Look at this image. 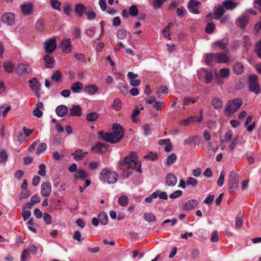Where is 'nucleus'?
Instances as JSON below:
<instances>
[{"label":"nucleus","mask_w":261,"mask_h":261,"mask_svg":"<svg viewBox=\"0 0 261 261\" xmlns=\"http://www.w3.org/2000/svg\"><path fill=\"white\" fill-rule=\"evenodd\" d=\"M20 8L22 14L27 16L31 14L33 11V5L31 3L22 4L20 6Z\"/></svg>","instance_id":"nucleus-21"},{"label":"nucleus","mask_w":261,"mask_h":261,"mask_svg":"<svg viewBox=\"0 0 261 261\" xmlns=\"http://www.w3.org/2000/svg\"><path fill=\"white\" fill-rule=\"evenodd\" d=\"M144 219L148 222H153L155 219V215L151 213H146L143 216Z\"/></svg>","instance_id":"nucleus-38"},{"label":"nucleus","mask_w":261,"mask_h":261,"mask_svg":"<svg viewBox=\"0 0 261 261\" xmlns=\"http://www.w3.org/2000/svg\"><path fill=\"white\" fill-rule=\"evenodd\" d=\"M249 16L247 15H242L238 19V25L242 29H244L248 22Z\"/></svg>","instance_id":"nucleus-20"},{"label":"nucleus","mask_w":261,"mask_h":261,"mask_svg":"<svg viewBox=\"0 0 261 261\" xmlns=\"http://www.w3.org/2000/svg\"><path fill=\"white\" fill-rule=\"evenodd\" d=\"M158 154L155 152H150L148 154L144 156L145 159H149L151 161H155L158 159Z\"/></svg>","instance_id":"nucleus-61"},{"label":"nucleus","mask_w":261,"mask_h":261,"mask_svg":"<svg viewBox=\"0 0 261 261\" xmlns=\"http://www.w3.org/2000/svg\"><path fill=\"white\" fill-rule=\"evenodd\" d=\"M2 21L9 25H13L15 23V16L12 13L5 12L2 16Z\"/></svg>","instance_id":"nucleus-9"},{"label":"nucleus","mask_w":261,"mask_h":261,"mask_svg":"<svg viewBox=\"0 0 261 261\" xmlns=\"http://www.w3.org/2000/svg\"><path fill=\"white\" fill-rule=\"evenodd\" d=\"M4 68L5 71L9 73H11L14 68V65L12 62H9L4 64Z\"/></svg>","instance_id":"nucleus-53"},{"label":"nucleus","mask_w":261,"mask_h":261,"mask_svg":"<svg viewBox=\"0 0 261 261\" xmlns=\"http://www.w3.org/2000/svg\"><path fill=\"white\" fill-rule=\"evenodd\" d=\"M118 178V174L116 172H112L106 169H102L100 173V179L103 181H107L109 184L116 182Z\"/></svg>","instance_id":"nucleus-4"},{"label":"nucleus","mask_w":261,"mask_h":261,"mask_svg":"<svg viewBox=\"0 0 261 261\" xmlns=\"http://www.w3.org/2000/svg\"><path fill=\"white\" fill-rule=\"evenodd\" d=\"M30 68L29 66L24 64H19L17 66L16 72L18 76H23L29 72Z\"/></svg>","instance_id":"nucleus-16"},{"label":"nucleus","mask_w":261,"mask_h":261,"mask_svg":"<svg viewBox=\"0 0 261 261\" xmlns=\"http://www.w3.org/2000/svg\"><path fill=\"white\" fill-rule=\"evenodd\" d=\"M198 100V98L197 97L195 98H191V97H186L184 99L183 105L185 106H188L190 103H194L196 102Z\"/></svg>","instance_id":"nucleus-49"},{"label":"nucleus","mask_w":261,"mask_h":261,"mask_svg":"<svg viewBox=\"0 0 261 261\" xmlns=\"http://www.w3.org/2000/svg\"><path fill=\"white\" fill-rule=\"evenodd\" d=\"M82 115V109L79 105H73L69 110V116L80 117Z\"/></svg>","instance_id":"nucleus-18"},{"label":"nucleus","mask_w":261,"mask_h":261,"mask_svg":"<svg viewBox=\"0 0 261 261\" xmlns=\"http://www.w3.org/2000/svg\"><path fill=\"white\" fill-rule=\"evenodd\" d=\"M46 147H47V145L45 143H40L37 147V149L36 150V154H40V153H42L46 150Z\"/></svg>","instance_id":"nucleus-54"},{"label":"nucleus","mask_w":261,"mask_h":261,"mask_svg":"<svg viewBox=\"0 0 261 261\" xmlns=\"http://www.w3.org/2000/svg\"><path fill=\"white\" fill-rule=\"evenodd\" d=\"M39 171L38 174L41 176H45L46 174V166L43 164H40L39 166Z\"/></svg>","instance_id":"nucleus-63"},{"label":"nucleus","mask_w":261,"mask_h":261,"mask_svg":"<svg viewBox=\"0 0 261 261\" xmlns=\"http://www.w3.org/2000/svg\"><path fill=\"white\" fill-rule=\"evenodd\" d=\"M204 61L205 63L208 65H211L212 63L215 62V57L214 53H208L205 55Z\"/></svg>","instance_id":"nucleus-35"},{"label":"nucleus","mask_w":261,"mask_h":261,"mask_svg":"<svg viewBox=\"0 0 261 261\" xmlns=\"http://www.w3.org/2000/svg\"><path fill=\"white\" fill-rule=\"evenodd\" d=\"M51 192V184L46 181L42 184L41 186V194L43 197H48Z\"/></svg>","instance_id":"nucleus-11"},{"label":"nucleus","mask_w":261,"mask_h":261,"mask_svg":"<svg viewBox=\"0 0 261 261\" xmlns=\"http://www.w3.org/2000/svg\"><path fill=\"white\" fill-rule=\"evenodd\" d=\"M31 258V255L28 250L24 249L21 255L20 261H28Z\"/></svg>","instance_id":"nucleus-45"},{"label":"nucleus","mask_w":261,"mask_h":261,"mask_svg":"<svg viewBox=\"0 0 261 261\" xmlns=\"http://www.w3.org/2000/svg\"><path fill=\"white\" fill-rule=\"evenodd\" d=\"M98 90V87L95 84L86 85L84 87V91L91 95L95 94L97 92Z\"/></svg>","instance_id":"nucleus-27"},{"label":"nucleus","mask_w":261,"mask_h":261,"mask_svg":"<svg viewBox=\"0 0 261 261\" xmlns=\"http://www.w3.org/2000/svg\"><path fill=\"white\" fill-rule=\"evenodd\" d=\"M158 197V192H154L145 199V202L146 203H151L153 199L156 198Z\"/></svg>","instance_id":"nucleus-58"},{"label":"nucleus","mask_w":261,"mask_h":261,"mask_svg":"<svg viewBox=\"0 0 261 261\" xmlns=\"http://www.w3.org/2000/svg\"><path fill=\"white\" fill-rule=\"evenodd\" d=\"M91 149L96 153H104L108 150V145L101 142H98Z\"/></svg>","instance_id":"nucleus-15"},{"label":"nucleus","mask_w":261,"mask_h":261,"mask_svg":"<svg viewBox=\"0 0 261 261\" xmlns=\"http://www.w3.org/2000/svg\"><path fill=\"white\" fill-rule=\"evenodd\" d=\"M211 103L213 108L218 110L222 109L223 106L222 100L218 97L213 98Z\"/></svg>","instance_id":"nucleus-26"},{"label":"nucleus","mask_w":261,"mask_h":261,"mask_svg":"<svg viewBox=\"0 0 261 261\" xmlns=\"http://www.w3.org/2000/svg\"><path fill=\"white\" fill-rule=\"evenodd\" d=\"M88 177V173L83 169H79L74 175L75 179H85Z\"/></svg>","instance_id":"nucleus-34"},{"label":"nucleus","mask_w":261,"mask_h":261,"mask_svg":"<svg viewBox=\"0 0 261 261\" xmlns=\"http://www.w3.org/2000/svg\"><path fill=\"white\" fill-rule=\"evenodd\" d=\"M214 24L212 22H208L206 25L205 31L206 33L210 34L214 32Z\"/></svg>","instance_id":"nucleus-52"},{"label":"nucleus","mask_w":261,"mask_h":261,"mask_svg":"<svg viewBox=\"0 0 261 261\" xmlns=\"http://www.w3.org/2000/svg\"><path fill=\"white\" fill-rule=\"evenodd\" d=\"M225 176V172L223 170L221 172L220 176L217 180V184L219 186L221 187L223 185Z\"/></svg>","instance_id":"nucleus-59"},{"label":"nucleus","mask_w":261,"mask_h":261,"mask_svg":"<svg viewBox=\"0 0 261 261\" xmlns=\"http://www.w3.org/2000/svg\"><path fill=\"white\" fill-rule=\"evenodd\" d=\"M8 154L6 150L3 149L0 151V164L5 165L8 160Z\"/></svg>","instance_id":"nucleus-37"},{"label":"nucleus","mask_w":261,"mask_h":261,"mask_svg":"<svg viewBox=\"0 0 261 261\" xmlns=\"http://www.w3.org/2000/svg\"><path fill=\"white\" fill-rule=\"evenodd\" d=\"M248 88L250 92L258 95L261 93V87L258 81V76L250 74L248 77Z\"/></svg>","instance_id":"nucleus-5"},{"label":"nucleus","mask_w":261,"mask_h":261,"mask_svg":"<svg viewBox=\"0 0 261 261\" xmlns=\"http://www.w3.org/2000/svg\"><path fill=\"white\" fill-rule=\"evenodd\" d=\"M119 167L124 178H127L132 175L129 169L136 170V171L142 173L141 163L138 160L137 152L134 151L130 152L120 161Z\"/></svg>","instance_id":"nucleus-1"},{"label":"nucleus","mask_w":261,"mask_h":261,"mask_svg":"<svg viewBox=\"0 0 261 261\" xmlns=\"http://www.w3.org/2000/svg\"><path fill=\"white\" fill-rule=\"evenodd\" d=\"M98 117V114L96 112L89 113L86 116V119L89 122H93L96 120Z\"/></svg>","instance_id":"nucleus-40"},{"label":"nucleus","mask_w":261,"mask_h":261,"mask_svg":"<svg viewBox=\"0 0 261 261\" xmlns=\"http://www.w3.org/2000/svg\"><path fill=\"white\" fill-rule=\"evenodd\" d=\"M229 43L227 38H224L220 40L217 41L213 43V45L218 46L220 50H224L226 49Z\"/></svg>","instance_id":"nucleus-17"},{"label":"nucleus","mask_w":261,"mask_h":261,"mask_svg":"<svg viewBox=\"0 0 261 261\" xmlns=\"http://www.w3.org/2000/svg\"><path fill=\"white\" fill-rule=\"evenodd\" d=\"M87 153L88 152L87 151H83L81 149H77L71 153V155L75 161H80L83 160Z\"/></svg>","instance_id":"nucleus-25"},{"label":"nucleus","mask_w":261,"mask_h":261,"mask_svg":"<svg viewBox=\"0 0 261 261\" xmlns=\"http://www.w3.org/2000/svg\"><path fill=\"white\" fill-rule=\"evenodd\" d=\"M73 238L74 240H76L79 243H82L84 238L82 237V235L81 232L79 230H76L73 236Z\"/></svg>","instance_id":"nucleus-57"},{"label":"nucleus","mask_w":261,"mask_h":261,"mask_svg":"<svg viewBox=\"0 0 261 261\" xmlns=\"http://www.w3.org/2000/svg\"><path fill=\"white\" fill-rule=\"evenodd\" d=\"M112 133H105L102 130L98 132L100 139L111 143H116L119 142L123 136V129L119 124H114L113 126Z\"/></svg>","instance_id":"nucleus-2"},{"label":"nucleus","mask_w":261,"mask_h":261,"mask_svg":"<svg viewBox=\"0 0 261 261\" xmlns=\"http://www.w3.org/2000/svg\"><path fill=\"white\" fill-rule=\"evenodd\" d=\"M60 46L63 53L65 54L70 53L72 50V45L70 39L62 40Z\"/></svg>","instance_id":"nucleus-14"},{"label":"nucleus","mask_w":261,"mask_h":261,"mask_svg":"<svg viewBox=\"0 0 261 261\" xmlns=\"http://www.w3.org/2000/svg\"><path fill=\"white\" fill-rule=\"evenodd\" d=\"M225 11L222 5H220L216 7L214 10L215 18L216 20L219 19L223 16Z\"/></svg>","instance_id":"nucleus-28"},{"label":"nucleus","mask_w":261,"mask_h":261,"mask_svg":"<svg viewBox=\"0 0 261 261\" xmlns=\"http://www.w3.org/2000/svg\"><path fill=\"white\" fill-rule=\"evenodd\" d=\"M25 249L28 250L29 252L35 253L38 249V247L35 244H30L28 246V248Z\"/></svg>","instance_id":"nucleus-62"},{"label":"nucleus","mask_w":261,"mask_h":261,"mask_svg":"<svg viewBox=\"0 0 261 261\" xmlns=\"http://www.w3.org/2000/svg\"><path fill=\"white\" fill-rule=\"evenodd\" d=\"M198 202L196 199H191L186 202L183 206L185 211H190L195 208L198 205Z\"/></svg>","instance_id":"nucleus-24"},{"label":"nucleus","mask_w":261,"mask_h":261,"mask_svg":"<svg viewBox=\"0 0 261 261\" xmlns=\"http://www.w3.org/2000/svg\"><path fill=\"white\" fill-rule=\"evenodd\" d=\"M166 0H154V2H153V6L155 9H159L160 8L162 5H163L164 3Z\"/></svg>","instance_id":"nucleus-64"},{"label":"nucleus","mask_w":261,"mask_h":261,"mask_svg":"<svg viewBox=\"0 0 261 261\" xmlns=\"http://www.w3.org/2000/svg\"><path fill=\"white\" fill-rule=\"evenodd\" d=\"M239 188V178L234 170H232L228 177V191L232 194Z\"/></svg>","instance_id":"nucleus-6"},{"label":"nucleus","mask_w":261,"mask_h":261,"mask_svg":"<svg viewBox=\"0 0 261 261\" xmlns=\"http://www.w3.org/2000/svg\"><path fill=\"white\" fill-rule=\"evenodd\" d=\"M201 3L196 0H190L188 7L190 12L193 14H198L200 13L199 11V5Z\"/></svg>","instance_id":"nucleus-12"},{"label":"nucleus","mask_w":261,"mask_h":261,"mask_svg":"<svg viewBox=\"0 0 261 261\" xmlns=\"http://www.w3.org/2000/svg\"><path fill=\"white\" fill-rule=\"evenodd\" d=\"M230 74L228 68H222L220 70V75L222 77H228Z\"/></svg>","instance_id":"nucleus-60"},{"label":"nucleus","mask_w":261,"mask_h":261,"mask_svg":"<svg viewBox=\"0 0 261 261\" xmlns=\"http://www.w3.org/2000/svg\"><path fill=\"white\" fill-rule=\"evenodd\" d=\"M242 100L241 98H236L228 101L225 108V114L227 116H230L234 114L242 106Z\"/></svg>","instance_id":"nucleus-3"},{"label":"nucleus","mask_w":261,"mask_h":261,"mask_svg":"<svg viewBox=\"0 0 261 261\" xmlns=\"http://www.w3.org/2000/svg\"><path fill=\"white\" fill-rule=\"evenodd\" d=\"M239 137L238 136H236L231 141L229 146V151L231 152L237 145V141L239 139Z\"/></svg>","instance_id":"nucleus-55"},{"label":"nucleus","mask_w":261,"mask_h":261,"mask_svg":"<svg viewBox=\"0 0 261 261\" xmlns=\"http://www.w3.org/2000/svg\"><path fill=\"white\" fill-rule=\"evenodd\" d=\"M198 184V181L195 178L189 177L187 178L186 180V185L187 186H192L193 187H196Z\"/></svg>","instance_id":"nucleus-42"},{"label":"nucleus","mask_w":261,"mask_h":261,"mask_svg":"<svg viewBox=\"0 0 261 261\" xmlns=\"http://www.w3.org/2000/svg\"><path fill=\"white\" fill-rule=\"evenodd\" d=\"M30 87L31 89L34 92L36 96L38 97L40 96V85L36 78H33L29 80Z\"/></svg>","instance_id":"nucleus-10"},{"label":"nucleus","mask_w":261,"mask_h":261,"mask_svg":"<svg viewBox=\"0 0 261 261\" xmlns=\"http://www.w3.org/2000/svg\"><path fill=\"white\" fill-rule=\"evenodd\" d=\"M118 203L122 206H126L128 203V198L125 195H121L118 198Z\"/></svg>","instance_id":"nucleus-41"},{"label":"nucleus","mask_w":261,"mask_h":261,"mask_svg":"<svg viewBox=\"0 0 261 261\" xmlns=\"http://www.w3.org/2000/svg\"><path fill=\"white\" fill-rule=\"evenodd\" d=\"M62 77V74L59 70H56L51 75V79L53 81L56 82H59L61 81Z\"/></svg>","instance_id":"nucleus-36"},{"label":"nucleus","mask_w":261,"mask_h":261,"mask_svg":"<svg viewBox=\"0 0 261 261\" xmlns=\"http://www.w3.org/2000/svg\"><path fill=\"white\" fill-rule=\"evenodd\" d=\"M68 112L67 107L65 105H60L56 108V112L59 117H64Z\"/></svg>","instance_id":"nucleus-29"},{"label":"nucleus","mask_w":261,"mask_h":261,"mask_svg":"<svg viewBox=\"0 0 261 261\" xmlns=\"http://www.w3.org/2000/svg\"><path fill=\"white\" fill-rule=\"evenodd\" d=\"M45 61V66L46 68H53L55 66V61L54 58L48 55H46L43 57Z\"/></svg>","instance_id":"nucleus-22"},{"label":"nucleus","mask_w":261,"mask_h":261,"mask_svg":"<svg viewBox=\"0 0 261 261\" xmlns=\"http://www.w3.org/2000/svg\"><path fill=\"white\" fill-rule=\"evenodd\" d=\"M176 159L177 156L176 154L174 153H171L167 159V164L168 165H171L176 161Z\"/></svg>","instance_id":"nucleus-48"},{"label":"nucleus","mask_w":261,"mask_h":261,"mask_svg":"<svg viewBox=\"0 0 261 261\" xmlns=\"http://www.w3.org/2000/svg\"><path fill=\"white\" fill-rule=\"evenodd\" d=\"M222 5L225 10H232L236 8L239 3L234 2L233 0H224L222 2Z\"/></svg>","instance_id":"nucleus-19"},{"label":"nucleus","mask_w":261,"mask_h":261,"mask_svg":"<svg viewBox=\"0 0 261 261\" xmlns=\"http://www.w3.org/2000/svg\"><path fill=\"white\" fill-rule=\"evenodd\" d=\"M215 62L218 63H227L229 61V57L227 54L224 52L214 53Z\"/></svg>","instance_id":"nucleus-13"},{"label":"nucleus","mask_w":261,"mask_h":261,"mask_svg":"<svg viewBox=\"0 0 261 261\" xmlns=\"http://www.w3.org/2000/svg\"><path fill=\"white\" fill-rule=\"evenodd\" d=\"M203 75L206 84H208L212 82L213 79V74L211 70L201 68L198 70L197 76L199 79H201Z\"/></svg>","instance_id":"nucleus-7"},{"label":"nucleus","mask_w":261,"mask_h":261,"mask_svg":"<svg viewBox=\"0 0 261 261\" xmlns=\"http://www.w3.org/2000/svg\"><path fill=\"white\" fill-rule=\"evenodd\" d=\"M97 218L101 224L106 225L108 224V217L106 212L103 211L100 212L97 216Z\"/></svg>","instance_id":"nucleus-31"},{"label":"nucleus","mask_w":261,"mask_h":261,"mask_svg":"<svg viewBox=\"0 0 261 261\" xmlns=\"http://www.w3.org/2000/svg\"><path fill=\"white\" fill-rule=\"evenodd\" d=\"M129 15L132 16H136L138 13V10L136 5H132L128 10Z\"/></svg>","instance_id":"nucleus-51"},{"label":"nucleus","mask_w":261,"mask_h":261,"mask_svg":"<svg viewBox=\"0 0 261 261\" xmlns=\"http://www.w3.org/2000/svg\"><path fill=\"white\" fill-rule=\"evenodd\" d=\"M83 85L80 82H76L73 83L71 87V90L74 93H79L81 92V90L83 89Z\"/></svg>","instance_id":"nucleus-33"},{"label":"nucleus","mask_w":261,"mask_h":261,"mask_svg":"<svg viewBox=\"0 0 261 261\" xmlns=\"http://www.w3.org/2000/svg\"><path fill=\"white\" fill-rule=\"evenodd\" d=\"M243 215L241 213L237 216L235 222V226L237 228H239L242 227L243 223Z\"/></svg>","instance_id":"nucleus-39"},{"label":"nucleus","mask_w":261,"mask_h":261,"mask_svg":"<svg viewBox=\"0 0 261 261\" xmlns=\"http://www.w3.org/2000/svg\"><path fill=\"white\" fill-rule=\"evenodd\" d=\"M117 36L120 39H124L127 35L126 30L124 29H119L117 32Z\"/></svg>","instance_id":"nucleus-50"},{"label":"nucleus","mask_w":261,"mask_h":261,"mask_svg":"<svg viewBox=\"0 0 261 261\" xmlns=\"http://www.w3.org/2000/svg\"><path fill=\"white\" fill-rule=\"evenodd\" d=\"M117 87L118 89L120 90V92H121L123 94H125L127 93V86L123 83H119L118 84Z\"/></svg>","instance_id":"nucleus-56"},{"label":"nucleus","mask_w":261,"mask_h":261,"mask_svg":"<svg viewBox=\"0 0 261 261\" xmlns=\"http://www.w3.org/2000/svg\"><path fill=\"white\" fill-rule=\"evenodd\" d=\"M51 6L55 10L61 11L60 6L61 3L58 0H50Z\"/></svg>","instance_id":"nucleus-46"},{"label":"nucleus","mask_w":261,"mask_h":261,"mask_svg":"<svg viewBox=\"0 0 261 261\" xmlns=\"http://www.w3.org/2000/svg\"><path fill=\"white\" fill-rule=\"evenodd\" d=\"M244 45L247 51L251 48L252 44L248 36H245L244 37Z\"/></svg>","instance_id":"nucleus-43"},{"label":"nucleus","mask_w":261,"mask_h":261,"mask_svg":"<svg viewBox=\"0 0 261 261\" xmlns=\"http://www.w3.org/2000/svg\"><path fill=\"white\" fill-rule=\"evenodd\" d=\"M254 50L258 57L261 59V39L255 44Z\"/></svg>","instance_id":"nucleus-44"},{"label":"nucleus","mask_w":261,"mask_h":261,"mask_svg":"<svg viewBox=\"0 0 261 261\" xmlns=\"http://www.w3.org/2000/svg\"><path fill=\"white\" fill-rule=\"evenodd\" d=\"M56 41L55 38H52L47 40L44 43L45 52L48 54L52 53L56 48Z\"/></svg>","instance_id":"nucleus-8"},{"label":"nucleus","mask_w":261,"mask_h":261,"mask_svg":"<svg viewBox=\"0 0 261 261\" xmlns=\"http://www.w3.org/2000/svg\"><path fill=\"white\" fill-rule=\"evenodd\" d=\"M244 70L243 65L240 62L236 63L233 66V70L235 74L237 75L241 74Z\"/></svg>","instance_id":"nucleus-32"},{"label":"nucleus","mask_w":261,"mask_h":261,"mask_svg":"<svg viewBox=\"0 0 261 261\" xmlns=\"http://www.w3.org/2000/svg\"><path fill=\"white\" fill-rule=\"evenodd\" d=\"M121 101L120 99L116 98L114 100L112 108L116 111H119L121 108Z\"/></svg>","instance_id":"nucleus-47"},{"label":"nucleus","mask_w":261,"mask_h":261,"mask_svg":"<svg viewBox=\"0 0 261 261\" xmlns=\"http://www.w3.org/2000/svg\"><path fill=\"white\" fill-rule=\"evenodd\" d=\"M86 10V7L82 4H77L75 6V12L79 17H82Z\"/></svg>","instance_id":"nucleus-30"},{"label":"nucleus","mask_w":261,"mask_h":261,"mask_svg":"<svg viewBox=\"0 0 261 261\" xmlns=\"http://www.w3.org/2000/svg\"><path fill=\"white\" fill-rule=\"evenodd\" d=\"M177 179L176 176L173 173H168L166 175V182L169 187H173L177 183Z\"/></svg>","instance_id":"nucleus-23"}]
</instances>
